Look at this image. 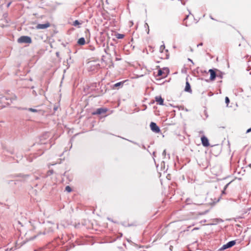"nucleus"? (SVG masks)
Masks as SVG:
<instances>
[{"label":"nucleus","instance_id":"nucleus-1","mask_svg":"<svg viewBox=\"0 0 251 251\" xmlns=\"http://www.w3.org/2000/svg\"><path fill=\"white\" fill-rule=\"evenodd\" d=\"M218 69L212 68L208 70V72L210 74V77L209 79H204L203 78H199V79L201 80H204L206 82H209L210 81H213L215 80L217 77V71Z\"/></svg>","mask_w":251,"mask_h":251},{"label":"nucleus","instance_id":"nucleus-2","mask_svg":"<svg viewBox=\"0 0 251 251\" xmlns=\"http://www.w3.org/2000/svg\"><path fill=\"white\" fill-rule=\"evenodd\" d=\"M15 177H21V181H27L29 178H30V180L32 181L34 179L38 180L39 179V177L37 176H32L30 175H25L22 173L16 174L14 176Z\"/></svg>","mask_w":251,"mask_h":251},{"label":"nucleus","instance_id":"nucleus-3","mask_svg":"<svg viewBox=\"0 0 251 251\" xmlns=\"http://www.w3.org/2000/svg\"><path fill=\"white\" fill-rule=\"evenodd\" d=\"M157 67L159 69L158 70L156 76H160L164 78L166 77L170 73L169 68L167 67H164L163 69H161L158 66H157Z\"/></svg>","mask_w":251,"mask_h":251},{"label":"nucleus","instance_id":"nucleus-4","mask_svg":"<svg viewBox=\"0 0 251 251\" xmlns=\"http://www.w3.org/2000/svg\"><path fill=\"white\" fill-rule=\"evenodd\" d=\"M19 43L30 44L32 42L31 38L28 36H22L18 39Z\"/></svg>","mask_w":251,"mask_h":251},{"label":"nucleus","instance_id":"nucleus-5","mask_svg":"<svg viewBox=\"0 0 251 251\" xmlns=\"http://www.w3.org/2000/svg\"><path fill=\"white\" fill-rule=\"evenodd\" d=\"M107 111H108L107 108L100 107V108L96 109L95 111H94L92 112V114L93 115H102L103 114H105Z\"/></svg>","mask_w":251,"mask_h":251},{"label":"nucleus","instance_id":"nucleus-6","mask_svg":"<svg viewBox=\"0 0 251 251\" xmlns=\"http://www.w3.org/2000/svg\"><path fill=\"white\" fill-rule=\"evenodd\" d=\"M150 126L151 130L155 133H159L161 132L159 126L155 122H151L150 123Z\"/></svg>","mask_w":251,"mask_h":251},{"label":"nucleus","instance_id":"nucleus-7","mask_svg":"<svg viewBox=\"0 0 251 251\" xmlns=\"http://www.w3.org/2000/svg\"><path fill=\"white\" fill-rule=\"evenodd\" d=\"M201 144L203 147H208L210 146L209 140L204 135L201 136Z\"/></svg>","mask_w":251,"mask_h":251},{"label":"nucleus","instance_id":"nucleus-8","mask_svg":"<svg viewBox=\"0 0 251 251\" xmlns=\"http://www.w3.org/2000/svg\"><path fill=\"white\" fill-rule=\"evenodd\" d=\"M50 26V23L48 22H47L44 24H38L36 25V28L37 29H44L49 27Z\"/></svg>","mask_w":251,"mask_h":251},{"label":"nucleus","instance_id":"nucleus-9","mask_svg":"<svg viewBox=\"0 0 251 251\" xmlns=\"http://www.w3.org/2000/svg\"><path fill=\"white\" fill-rule=\"evenodd\" d=\"M184 91L186 92L190 93H192V92L191 86L190 83L188 81L187 77H186V84H185V87L184 88Z\"/></svg>","mask_w":251,"mask_h":251},{"label":"nucleus","instance_id":"nucleus-10","mask_svg":"<svg viewBox=\"0 0 251 251\" xmlns=\"http://www.w3.org/2000/svg\"><path fill=\"white\" fill-rule=\"evenodd\" d=\"M155 100L157 103L160 105H164V99L161 96H157L155 97Z\"/></svg>","mask_w":251,"mask_h":251},{"label":"nucleus","instance_id":"nucleus-11","mask_svg":"<svg viewBox=\"0 0 251 251\" xmlns=\"http://www.w3.org/2000/svg\"><path fill=\"white\" fill-rule=\"evenodd\" d=\"M5 99L6 100H9L10 102H8V104H10L11 103H13L14 100H17V96L13 94L11 96H6L5 97Z\"/></svg>","mask_w":251,"mask_h":251},{"label":"nucleus","instance_id":"nucleus-12","mask_svg":"<svg viewBox=\"0 0 251 251\" xmlns=\"http://www.w3.org/2000/svg\"><path fill=\"white\" fill-rule=\"evenodd\" d=\"M125 82V81H120V82H118L114 84L112 86V89H118L122 87L124 85Z\"/></svg>","mask_w":251,"mask_h":251},{"label":"nucleus","instance_id":"nucleus-13","mask_svg":"<svg viewBox=\"0 0 251 251\" xmlns=\"http://www.w3.org/2000/svg\"><path fill=\"white\" fill-rule=\"evenodd\" d=\"M160 76H156V75L155 76V79L156 81H157V82H155L157 85H163L165 83V82L166 81V80L162 81V79L164 78L163 77H159Z\"/></svg>","mask_w":251,"mask_h":251},{"label":"nucleus","instance_id":"nucleus-14","mask_svg":"<svg viewBox=\"0 0 251 251\" xmlns=\"http://www.w3.org/2000/svg\"><path fill=\"white\" fill-rule=\"evenodd\" d=\"M77 43L80 46H83L85 45L86 43L85 38L84 37H81L79 38L77 40Z\"/></svg>","mask_w":251,"mask_h":251},{"label":"nucleus","instance_id":"nucleus-15","mask_svg":"<svg viewBox=\"0 0 251 251\" xmlns=\"http://www.w3.org/2000/svg\"><path fill=\"white\" fill-rule=\"evenodd\" d=\"M236 240H232V241L228 242L226 243V244H227L228 247L229 248H230L232 247L233 246H234L236 244Z\"/></svg>","mask_w":251,"mask_h":251},{"label":"nucleus","instance_id":"nucleus-16","mask_svg":"<svg viewBox=\"0 0 251 251\" xmlns=\"http://www.w3.org/2000/svg\"><path fill=\"white\" fill-rule=\"evenodd\" d=\"M225 74V73L220 70L218 69V71H217V77L220 78L221 79L223 78V75Z\"/></svg>","mask_w":251,"mask_h":251},{"label":"nucleus","instance_id":"nucleus-17","mask_svg":"<svg viewBox=\"0 0 251 251\" xmlns=\"http://www.w3.org/2000/svg\"><path fill=\"white\" fill-rule=\"evenodd\" d=\"M213 221L214 222H215L216 223H211V224H209L208 225H216V224L217 223H219L220 222H222L223 221L220 219V218H216V219H215L213 220Z\"/></svg>","mask_w":251,"mask_h":251},{"label":"nucleus","instance_id":"nucleus-18","mask_svg":"<svg viewBox=\"0 0 251 251\" xmlns=\"http://www.w3.org/2000/svg\"><path fill=\"white\" fill-rule=\"evenodd\" d=\"M115 36L117 39H122L124 38V37H125V35L123 34L117 33L115 34Z\"/></svg>","mask_w":251,"mask_h":251},{"label":"nucleus","instance_id":"nucleus-19","mask_svg":"<svg viewBox=\"0 0 251 251\" xmlns=\"http://www.w3.org/2000/svg\"><path fill=\"white\" fill-rule=\"evenodd\" d=\"M229 249L226 244H224L221 248H220L218 251H224V250Z\"/></svg>","mask_w":251,"mask_h":251},{"label":"nucleus","instance_id":"nucleus-20","mask_svg":"<svg viewBox=\"0 0 251 251\" xmlns=\"http://www.w3.org/2000/svg\"><path fill=\"white\" fill-rule=\"evenodd\" d=\"M200 72L204 76H207V74H208V73H209L207 71L204 70H202V69H201L200 70Z\"/></svg>","mask_w":251,"mask_h":251},{"label":"nucleus","instance_id":"nucleus-21","mask_svg":"<svg viewBox=\"0 0 251 251\" xmlns=\"http://www.w3.org/2000/svg\"><path fill=\"white\" fill-rule=\"evenodd\" d=\"M81 24V23L77 20H75L74 21L73 25L75 26H78Z\"/></svg>","mask_w":251,"mask_h":251},{"label":"nucleus","instance_id":"nucleus-22","mask_svg":"<svg viewBox=\"0 0 251 251\" xmlns=\"http://www.w3.org/2000/svg\"><path fill=\"white\" fill-rule=\"evenodd\" d=\"M144 26H145V28L146 29V32L148 34H149L150 33V29H149V26L148 25V24L147 23H145V25H144Z\"/></svg>","mask_w":251,"mask_h":251},{"label":"nucleus","instance_id":"nucleus-23","mask_svg":"<svg viewBox=\"0 0 251 251\" xmlns=\"http://www.w3.org/2000/svg\"><path fill=\"white\" fill-rule=\"evenodd\" d=\"M65 191L68 193H70L72 191V189L70 186L67 185L65 187Z\"/></svg>","mask_w":251,"mask_h":251},{"label":"nucleus","instance_id":"nucleus-24","mask_svg":"<svg viewBox=\"0 0 251 251\" xmlns=\"http://www.w3.org/2000/svg\"><path fill=\"white\" fill-rule=\"evenodd\" d=\"M25 109H27L28 111L32 112H37L38 111V110L32 108H29L28 109L25 108Z\"/></svg>","mask_w":251,"mask_h":251},{"label":"nucleus","instance_id":"nucleus-25","mask_svg":"<svg viewBox=\"0 0 251 251\" xmlns=\"http://www.w3.org/2000/svg\"><path fill=\"white\" fill-rule=\"evenodd\" d=\"M230 102V100L228 97H226L225 98V103L226 104V106H228V104Z\"/></svg>","mask_w":251,"mask_h":251},{"label":"nucleus","instance_id":"nucleus-26","mask_svg":"<svg viewBox=\"0 0 251 251\" xmlns=\"http://www.w3.org/2000/svg\"><path fill=\"white\" fill-rule=\"evenodd\" d=\"M127 140L129 142H130L135 144V145H137L139 147H141L139 143H137V142H136L135 141H132V140H128V139H127Z\"/></svg>","mask_w":251,"mask_h":251},{"label":"nucleus","instance_id":"nucleus-27","mask_svg":"<svg viewBox=\"0 0 251 251\" xmlns=\"http://www.w3.org/2000/svg\"><path fill=\"white\" fill-rule=\"evenodd\" d=\"M53 173V170H50L48 172V175L47 176H46L44 177H47L48 176H50Z\"/></svg>","mask_w":251,"mask_h":251},{"label":"nucleus","instance_id":"nucleus-28","mask_svg":"<svg viewBox=\"0 0 251 251\" xmlns=\"http://www.w3.org/2000/svg\"><path fill=\"white\" fill-rule=\"evenodd\" d=\"M165 46L164 44L161 45V46L160 47V52H163V51L165 49Z\"/></svg>","mask_w":251,"mask_h":251},{"label":"nucleus","instance_id":"nucleus-29","mask_svg":"<svg viewBox=\"0 0 251 251\" xmlns=\"http://www.w3.org/2000/svg\"><path fill=\"white\" fill-rule=\"evenodd\" d=\"M75 245L73 243L70 245V246L69 248H67V249L66 250V251H67L72 248H75Z\"/></svg>","mask_w":251,"mask_h":251},{"label":"nucleus","instance_id":"nucleus-30","mask_svg":"<svg viewBox=\"0 0 251 251\" xmlns=\"http://www.w3.org/2000/svg\"><path fill=\"white\" fill-rule=\"evenodd\" d=\"M73 141V138H72L69 142V144L71 145L69 150H70L72 148Z\"/></svg>","mask_w":251,"mask_h":251},{"label":"nucleus","instance_id":"nucleus-31","mask_svg":"<svg viewBox=\"0 0 251 251\" xmlns=\"http://www.w3.org/2000/svg\"><path fill=\"white\" fill-rule=\"evenodd\" d=\"M232 182V181H230L229 182L227 183L225 186H224V189H226L228 187V186H229V185L231 183V182Z\"/></svg>","mask_w":251,"mask_h":251},{"label":"nucleus","instance_id":"nucleus-32","mask_svg":"<svg viewBox=\"0 0 251 251\" xmlns=\"http://www.w3.org/2000/svg\"><path fill=\"white\" fill-rule=\"evenodd\" d=\"M204 114H205V119H204V120H205V119H206V118H208V115L207 112V111H206V110H205L204 111Z\"/></svg>","mask_w":251,"mask_h":251},{"label":"nucleus","instance_id":"nucleus-33","mask_svg":"<svg viewBox=\"0 0 251 251\" xmlns=\"http://www.w3.org/2000/svg\"><path fill=\"white\" fill-rule=\"evenodd\" d=\"M107 220L111 222H113V223H116L117 222H115L112 219H111V218H109L108 217L107 218Z\"/></svg>","mask_w":251,"mask_h":251},{"label":"nucleus","instance_id":"nucleus-34","mask_svg":"<svg viewBox=\"0 0 251 251\" xmlns=\"http://www.w3.org/2000/svg\"><path fill=\"white\" fill-rule=\"evenodd\" d=\"M251 132V127L249 128H248L246 131V133H249Z\"/></svg>","mask_w":251,"mask_h":251},{"label":"nucleus","instance_id":"nucleus-35","mask_svg":"<svg viewBox=\"0 0 251 251\" xmlns=\"http://www.w3.org/2000/svg\"><path fill=\"white\" fill-rule=\"evenodd\" d=\"M56 56L58 58H60V54H59V52L58 51H57L56 52Z\"/></svg>","mask_w":251,"mask_h":251},{"label":"nucleus","instance_id":"nucleus-36","mask_svg":"<svg viewBox=\"0 0 251 251\" xmlns=\"http://www.w3.org/2000/svg\"><path fill=\"white\" fill-rule=\"evenodd\" d=\"M7 151L8 152H9L11 154H14V150H10V151Z\"/></svg>","mask_w":251,"mask_h":251},{"label":"nucleus","instance_id":"nucleus-37","mask_svg":"<svg viewBox=\"0 0 251 251\" xmlns=\"http://www.w3.org/2000/svg\"><path fill=\"white\" fill-rule=\"evenodd\" d=\"M140 146H141L140 147H141L143 149H144V150H146V147L144 145L142 144V145H140Z\"/></svg>","mask_w":251,"mask_h":251},{"label":"nucleus","instance_id":"nucleus-38","mask_svg":"<svg viewBox=\"0 0 251 251\" xmlns=\"http://www.w3.org/2000/svg\"><path fill=\"white\" fill-rule=\"evenodd\" d=\"M200 70H201V69H200V68H199V67H198V68L196 69V71L197 72V73L198 74H199V73H200Z\"/></svg>","mask_w":251,"mask_h":251},{"label":"nucleus","instance_id":"nucleus-39","mask_svg":"<svg viewBox=\"0 0 251 251\" xmlns=\"http://www.w3.org/2000/svg\"><path fill=\"white\" fill-rule=\"evenodd\" d=\"M32 94H33V95H34L35 96H37V93H36V92L35 90H33V91H32Z\"/></svg>","mask_w":251,"mask_h":251},{"label":"nucleus","instance_id":"nucleus-40","mask_svg":"<svg viewBox=\"0 0 251 251\" xmlns=\"http://www.w3.org/2000/svg\"><path fill=\"white\" fill-rule=\"evenodd\" d=\"M166 150H164L163 151L162 155L165 156L166 155Z\"/></svg>","mask_w":251,"mask_h":251},{"label":"nucleus","instance_id":"nucleus-41","mask_svg":"<svg viewBox=\"0 0 251 251\" xmlns=\"http://www.w3.org/2000/svg\"><path fill=\"white\" fill-rule=\"evenodd\" d=\"M226 189H223V190L222 191V194H226Z\"/></svg>","mask_w":251,"mask_h":251},{"label":"nucleus","instance_id":"nucleus-42","mask_svg":"<svg viewBox=\"0 0 251 251\" xmlns=\"http://www.w3.org/2000/svg\"><path fill=\"white\" fill-rule=\"evenodd\" d=\"M189 16V15H186V16H185V18L184 19L183 21H184L186 20L187 19H188V18Z\"/></svg>","mask_w":251,"mask_h":251},{"label":"nucleus","instance_id":"nucleus-43","mask_svg":"<svg viewBox=\"0 0 251 251\" xmlns=\"http://www.w3.org/2000/svg\"><path fill=\"white\" fill-rule=\"evenodd\" d=\"M42 249H43L42 248H39V249H38L34 250V251H41Z\"/></svg>","mask_w":251,"mask_h":251},{"label":"nucleus","instance_id":"nucleus-44","mask_svg":"<svg viewBox=\"0 0 251 251\" xmlns=\"http://www.w3.org/2000/svg\"><path fill=\"white\" fill-rule=\"evenodd\" d=\"M188 60L189 61L191 62L193 64H194V62H193V60H192L191 59H190V58H188Z\"/></svg>","mask_w":251,"mask_h":251},{"label":"nucleus","instance_id":"nucleus-45","mask_svg":"<svg viewBox=\"0 0 251 251\" xmlns=\"http://www.w3.org/2000/svg\"><path fill=\"white\" fill-rule=\"evenodd\" d=\"M11 4V1L9 2L7 4V5H6L7 7H9Z\"/></svg>","mask_w":251,"mask_h":251},{"label":"nucleus","instance_id":"nucleus-46","mask_svg":"<svg viewBox=\"0 0 251 251\" xmlns=\"http://www.w3.org/2000/svg\"><path fill=\"white\" fill-rule=\"evenodd\" d=\"M200 229V228H199V227H196L192 229V231L196 230H198V229Z\"/></svg>","mask_w":251,"mask_h":251},{"label":"nucleus","instance_id":"nucleus-47","mask_svg":"<svg viewBox=\"0 0 251 251\" xmlns=\"http://www.w3.org/2000/svg\"><path fill=\"white\" fill-rule=\"evenodd\" d=\"M202 45H203L202 43H200V44L197 45V47H199L200 46H202Z\"/></svg>","mask_w":251,"mask_h":251},{"label":"nucleus","instance_id":"nucleus-48","mask_svg":"<svg viewBox=\"0 0 251 251\" xmlns=\"http://www.w3.org/2000/svg\"><path fill=\"white\" fill-rule=\"evenodd\" d=\"M180 1H181L182 4H183V5L185 4V2L183 1V0H180Z\"/></svg>","mask_w":251,"mask_h":251},{"label":"nucleus","instance_id":"nucleus-49","mask_svg":"<svg viewBox=\"0 0 251 251\" xmlns=\"http://www.w3.org/2000/svg\"><path fill=\"white\" fill-rule=\"evenodd\" d=\"M100 91H101V94H104V93L106 92V89L105 90V92H103V90H102V89H101V90H100Z\"/></svg>","mask_w":251,"mask_h":251},{"label":"nucleus","instance_id":"nucleus-50","mask_svg":"<svg viewBox=\"0 0 251 251\" xmlns=\"http://www.w3.org/2000/svg\"><path fill=\"white\" fill-rule=\"evenodd\" d=\"M57 109H58V107H57V106H54V107H53V110H54V111H56V110H57Z\"/></svg>","mask_w":251,"mask_h":251},{"label":"nucleus","instance_id":"nucleus-51","mask_svg":"<svg viewBox=\"0 0 251 251\" xmlns=\"http://www.w3.org/2000/svg\"><path fill=\"white\" fill-rule=\"evenodd\" d=\"M169 249L170 251H172L173 247L172 246H170Z\"/></svg>","mask_w":251,"mask_h":251},{"label":"nucleus","instance_id":"nucleus-52","mask_svg":"<svg viewBox=\"0 0 251 251\" xmlns=\"http://www.w3.org/2000/svg\"><path fill=\"white\" fill-rule=\"evenodd\" d=\"M120 236H119V238H121V237H122L123 236V234L122 233H119Z\"/></svg>","mask_w":251,"mask_h":251},{"label":"nucleus","instance_id":"nucleus-53","mask_svg":"<svg viewBox=\"0 0 251 251\" xmlns=\"http://www.w3.org/2000/svg\"><path fill=\"white\" fill-rule=\"evenodd\" d=\"M206 220H204L201 221L200 223H205V222H206Z\"/></svg>","mask_w":251,"mask_h":251},{"label":"nucleus","instance_id":"nucleus-54","mask_svg":"<svg viewBox=\"0 0 251 251\" xmlns=\"http://www.w3.org/2000/svg\"><path fill=\"white\" fill-rule=\"evenodd\" d=\"M183 25H184L185 26H189V25H187V23H184V24H183Z\"/></svg>","mask_w":251,"mask_h":251},{"label":"nucleus","instance_id":"nucleus-55","mask_svg":"<svg viewBox=\"0 0 251 251\" xmlns=\"http://www.w3.org/2000/svg\"><path fill=\"white\" fill-rule=\"evenodd\" d=\"M3 16L4 17H6L7 16V13H4Z\"/></svg>","mask_w":251,"mask_h":251},{"label":"nucleus","instance_id":"nucleus-56","mask_svg":"<svg viewBox=\"0 0 251 251\" xmlns=\"http://www.w3.org/2000/svg\"><path fill=\"white\" fill-rule=\"evenodd\" d=\"M190 51L193 52V49L191 47H190Z\"/></svg>","mask_w":251,"mask_h":251},{"label":"nucleus","instance_id":"nucleus-57","mask_svg":"<svg viewBox=\"0 0 251 251\" xmlns=\"http://www.w3.org/2000/svg\"><path fill=\"white\" fill-rule=\"evenodd\" d=\"M210 18L211 19H212L213 20H215L211 16H210Z\"/></svg>","mask_w":251,"mask_h":251},{"label":"nucleus","instance_id":"nucleus-58","mask_svg":"<svg viewBox=\"0 0 251 251\" xmlns=\"http://www.w3.org/2000/svg\"><path fill=\"white\" fill-rule=\"evenodd\" d=\"M208 211V210L205 211L204 213H202V214L206 213Z\"/></svg>","mask_w":251,"mask_h":251},{"label":"nucleus","instance_id":"nucleus-59","mask_svg":"<svg viewBox=\"0 0 251 251\" xmlns=\"http://www.w3.org/2000/svg\"><path fill=\"white\" fill-rule=\"evenodd\" d=\"M66 172H65V173L63 174V176H66Z\"/></svg>","mask_w":251,"mask_h":251},{"label":"nucleus","instance_id":"nucleus-60","mask_svg":"<svg viewBox=\"0 0 251 251\" xmlns=\"http://www.w3.org/2000/svg\"><path fill=\"white\" fill-rule=\"evenodd\" d=\"M200 133L201 134V133H203V131H200Z\"/></svg>","mask_w":251,"mask_h":251},{"label":"nucleus","instance_id":"nucleus-61","mask_svg":"<svg viewBox=\"0 0 251 251\" xmlns=\"http://www.w3.org/2000/svg\"><path fill=\"white\" fill-rule=\"evenodd\" d=\"M132 226V225H131V224H128V225H127V226Z\"/></svg>","mask_w":251,"mask_h":251},{"label":"nucleus","instance_id":"nucleus-62","mask_svg":"<svg viewBox=\"0 0 251 251\" xmlns=\"http://www.w3.org/2000/svg\"><path fill=\"white\" fill-rule=\"evenodd\" d=\"M95 50V48L94 47L92 48V49H91L92 50Z\"/></svg>","mask_w":251,"mask_h":251},{"label":"nucleus","instance_id":"nucleus-63","mask_svg":"<svg viewBox=\"0 0 251 251\" xmlns=\"http://www.w3.org/2000/svg\"><path fill=\"white\" fill-rule=\"evenodd\" d=\"M166 58H167V59H168V58H169V55H167Z\"/></svg>","mask_w":251,"mask_h":251},{"label":"nucleus","instance_id":"nucleus-64","mask_svg":"<svg viewBox=\"0 0 251 251\" xmlns=\"http://www.w3.org/2000/svg\"><path fill=\"white\" fill-rule=\"evenodd\" d=\"M249 166L250 168H251V164H250L249 165Z\"/></svg>","mask_w":251,"mask_h":251}]
</instances>
